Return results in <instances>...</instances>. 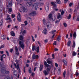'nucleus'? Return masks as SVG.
Wrapping results in <instances>:
<instances>
[{
	"mask_svg": "<svg viewBox=\"0 0 79 79\" xmlns=\"http://www.w3.org/2000/svg\"><path fill=\"white\" fill-rule=\"evenodd\" d=\"M44 65L45 68H47V69L46 70H44L43 73L45 76H47L48 74V73L50 71L51 69V66L50 65L47 64V61L45 60L44 62Z\"/></svg>",
	"mask_w": 79,
	"mask_h": 79,
	"instance_id": "nucleus-1",
	"label": "nucleus"
},
{
	"mask_svg": "<svg viewBox=\"0 0 79 79\" xmlns=\"http://www.w3.org/2000/svg\"><path fill=\"white\" fill-rule=\"evenodd\" d=\"M1 72L2 74H9V73H10L9 71H6V69H5V67H2V68Z\"/></svg>",
	"mask_w": 79,
	"mask_h": 79,
	"instance_id": "nucleus-2",
	"label": "nucleus"
},
{
	"mask_svg": "<svg viewBox=\"0 0 79 79\" xmlns=\"http://www.w3.org/2000/svg\"><path fill=\"white\" fill-rule=\"evenodd\" d=\"M19 44L20 47H21L22 49H24V48L25 45H24V43L22 42L21 41H19Z\"/></svg>",
	"mask_w": 79,
	"mask_h": 79,
	"instance_id": "nucleus-3",
	"label": "nucleus"
},
{
	"mask_svg": "<svg viewBox=\"0 0 79 79\" xmlns=\"http://www.w3.org/2000/svg\"><path fill=\"white\" fill-rule=\"evenodd\" d=\"M32 59L33 60H35V59H39V55H36L35 54L33 53L32 56Z\"/></svg>",
	"mask_w": 79,
	"mask_h": 79,
	"instance_id": "nucleus-4",
	"label": "nucleus"
},
{
	"mask_svg": "<svg viewBox=\"0 0 79 79\" xmlns=\"http://www.w3.org/2000/svg\"><path fill=\"white\" fill-rule=\"evenodd\" d=\"M17 15L18 16L17 17V20L19 21V22H21V14L19 12L18 13Z\"/></svg>",
	"mask_w": 79,
	"mask_h": 79,
	"instance_id": "nucleus-5",
	"label": "nucleus"
},
{
	"mask_svg": "<svg viewBox=\"0 0 79 79\" xmlns=\"http://www.w3.org/2000/svg\"><path fill=\"white\" fill-rule=\"evenodd\" d=\"M15 54L17 55V56H19V53L18 52V47L17 46L15 47Z\"/></svg>",
	"mask_w": 79,
	"mask_h": 79,
	"instance_id": "nucleus-6",
	"label": "nucleus"
},
{
	"mask_svg": "<svg viewBox=\"0 0 79 79\" xmlns=\"http://www.w3.org/2000/svg\"><path fill=\"white\" fill-rule=\"evenodd\" d=\"M21 8L23 12H27V9H26V8H25V7L24 6L21 7Z\"/></svg>",
	"mask_w": 79,
	"mask_h": 79,
	"instance_id": "nucleus-7",
	"label": "nucleus"
},
{
	"mask_svg": "<svg viewBox=\"0 0 79 79\" xmlns=\"http://www.w3.org/2000/svg\"><path fill=\"white\" fill-rule=\"evenodd\" d=\"M50 58H48L47 59L46 61H47V63H48V64H51V63L52 64V63H53V62L50 61Z\"/></svg>",
	"mask_w": 79,
	"mask_h": 79,
	"instance_id": "nucleus-8",
	"label": "nucleus"
},
{
	"mask_svg": "<svg viewBox=\"0 0 79 79\" xmlns=\"http://www.w3.org/2000/svg\"><path fill=\"white\" fill-rule=\"evenodd\" d=\"M33 6L35 7V10H37V8H38V5L37 3H35L33 5Z\"/></svg>",
	"mask_w": 79,
	"mask_h": 79,
	"instance_id": "nucleus-9",
	"label": "nucleus"
},
{
	"mask_svg": "<svg viewBox=\"0 0 79 79\" xmlns=\"http://www.w3.org/2000/svg\"><path fill=\"white\" fill-rule=\"evenodd\" d=\"M62 62L64 63V66H67V65H68V61L67 60H62Z\"/></svg>",
	"mask_w": 79,
	"mask_h": 79,
	"instance_id": "nucleus-10",
	"label": "nucleus"
},
{
	"mask_svg": "<svg viewBox=\"0 0 79 79\" xmlns=\"http://www.w3.org/2000/svg\"><path fill=\"white\" fill-rule=\"evenodd\" d=\"M45 10L46 11H48L49 10V5H48L45 6Z\"/></svg>",
	"mask_w": 79,
	"mask_h": 79,
	"instance_id": "nucleus-11",
	"label": "nucleus"
},
{
	"mask_svg": "<svg viewBox=\"0 0 79 79\" xmlns=\"http://www.w3.org/2000/svg\"><path fill=\"white\" fill-rule=\"evenodd\" d=\"M42 32L45 35H47V32H48L47 29H44V30H43Z\"/></svg>",
	"mask_w": 79,
	"mask_h": 79,
	"instance_id": "nucleus-12",
	"label": "nucleus"
},
{
	"mask_svg": "<svg viewBox=\"0 0 79 79\" xmlns=\"http://www.w3.org/2000/svg\"><path fill=\"white\" fill-rule=\"evenodd\" d=\"M6 21H8V20H9L8 21V23H11V22L12 21V20H11V19L10 17H7L6 18Z\"/></svg>",
	"mask_w": 79,
	"mask_h": 79,
	"instance_id": "nucleus-13",
	"label": "nucleus"
},
{
	"mask_svg": "<svg viewBox=\"0 0 79 79\" xmlns=\"http://www.w3.org/2000/svg\"><path fill=\"white\" fill-rule=\"evenodd\" d=\"M14 65L15 68H17V70H18V69H19V64H17V66L16 63H14Z\"/></svg>",
	"mask_w": 79,
	"mask_h": 79,
	"instance_id": "nucleus-14",
	"label": "nucleus"
},
{
	"mask_svg": "<svg viewBox=\"0 0 79 79\" xmlns=\"http://www.w3.org/2000/svg\"><path fill=\"white\" fill-rule=\"evenodd\" d=\"M44 68V65L41 64L40 67V71H42Z\"/></svg>",
	"mask_w": 79,
	"mask_h": 79,
	"instance_id": "nucleus-15",
	"label": "nucleus"
},
{
	"mask_svg": "<svg viewBox=\"0 0 79 79\" xmlns=\"http://www.w3.org/2000/svg\"><path fill=\"white\" fill-rule=\"evenodd\" d=\"M11 35L13 36V37H15V33L13 31H12L10 32Z\"/></svg>",
	"mask_w": 79,
	"mask_h": 79,
	"instance_id": "nucleus-16",
	"label": "nucleus"
},
{
	"mask_svg": "<svg viewBox=\"0 0 79 79\" xmlns=\"http://www.w3.org/2000/svg\"><path fill=\"white\" fill-rule=\"evenodd\" d=\"M32 2H27V6H31V5H32Z\"/></svg>",
	"mask_w": 79,
	"mask_h": 79,
	"instance_id": "nucleus-17",
	"label": "nucleus"
},
{
	"mask_svg": "<svg viewBox=\"0 0 79 79\" xmlns=\"http://www.w3.org/2000/svg\"><path fill=\"white\" fill-rule=\"evenodd\" d=\"M43 23L44 25H46V24H47V22L46 20H45V19H43Z\"/></svg>",
	"mask_w": 79,
	"mask_h": 79,
	"instance_id": "nucleus-18",
	"label": "nucleus"
},
{
	"mask_svg": "<svg viewBox=\"0 0 79 79\" xmlns=\"http://www.w3.org/2000/svg\"><path fill=\"white\" fill-rule=\"evenodd\" d=\"M61 39V37L60 36H59L57 38V40H58V42H60Z\"/></svg>",
	"mask_w": 79,
	"mask_h": 79,
	"instance_id": "nucleus-19",
	"label": "nucleus"
},
{
	"mask_svg": "<svg viewBox=\"0 0 79 79\" xmlns=\"http://www.w3.org/2000/svg\"><path fill=\"white\" fill-rule=\"evenodd\" d=\"M7 7H8L7 9H9L8 11L9 12H12V8H9V5H8L7 6Z\"/></svg>",
	"mask_w": 79,
	"mask_h": 79,
	"instance_id": "nucleus-20",
	"label": "nucleus"
},
{
	"mask_svg": "<svg viewBox=\"0 0 79 79\" xmlns=\"http://www.w3.org/2000/svg\"><path fill=\"white\" fill-rule=\"evenodd\" d=\"M71 40H69L67 43V46L68 47H70V45H71Z\"/></svg>",
	"mask_w": 79,
	"mask_h": 79,
	"instance_id": "nucleus-21",
	"label": "nucleus"
},
{
	"mask_svg": "<svg viewBox=\"0 0 79 79\" xmlns=\"http://www.w3.org/2000/svg\"><path fill=\"white\" fill-rule=\"evenodd\" d=\"M19 39L20 40H23L24 38H23V35H20L19 36Z\"/></svg>",
	"mask_w": 79,
	"mask_h": 79,
	"instance_id": "nucleus-22",
	"label": "nucleus"
},
{
	"mask_svg": "<svg viewBox=\"0 0 79 79\" xmlns=\"http://www.w3.org/2000/svg\"><path fill=\"white\" fill-rule=\"evenodd\" d=\"M56 2L57 4H59L60 5L61 4V2L60 0H56Z\"/></svg>",
	"mask_w": 79,
	"mask_h": 79,
	"instance_id": "nucleus-23",
	"label": "nucleus"
},
{
	"mask_svg": "<svg viewBox=\"0 0 79 79\" xmlns=\"http://www.w3.org/2000/svg\"><path fill=\"white\" fill-rule=\"evenodd\" d=\"M48 24L47 25V28H48V29H49V28H50V27H50L51 23H48Z\"/></svg>",
	"mask_w": 79,
	"mask_h": 79,
	"instance_id": "nucleus-24",
	"label": "nucleus"
},
{
	"mask_svg": "<svg viewBox=\"0 0 79 79\" xmlns=\"http://www.w3.org/2000/svg\"><path fill=\"white\" fill-rule=\"evenodd\" d=\"M75 47H76V43L74 41L73 42V44L72 45L73 48H75Z\"/></svg>",
	"mask_w": 79,
	"mask_h": 79,
	"instance_id": "nucleus-25",
	"label": "nucleus"
},
{
	"mask_svg": "<svg viewBox=\"0 0 79 79\" xmlns=\"http://www.w3.org/2000/svg\"><path fill=\"white\" fill-rule=\"evenodd\" d=\"M28 72L29 74H31V73H32V69L31 67H30V69H28Z\"/></svg>",
	"mask_w": 79,
	"mask_h": 79,
	"instance_id": "nucleus-26",
	"label": "nucleus"
},
{
	"mask_svg": "<svg viewBox=\"0 0 79 79\" xmlns=\"http://www.w3.org/2000/svg\"><path fill=\"white\" fill-rule=\"evenodd\" d=\"M61 18V14L60 13H58L57 15V19H60Z\"/></svg>",
	"mask_w": 79,
	"mask_h": 79,
	"instance_id": "nucleus-27",
	"label": "nucleus"
},
{
	"mask_svg": "<svg viewBox=\"0 0 79 79\" xmlns=\"http://www.w3.org/2000/svg\"><path fill=\"white\" fill-rule=\"evenodd\" d=\"M32 12V14L33 15V16H35V15H36V11H33Z\"/></svg>",
	"mask_w": 79,
	"mask_h": 79,
	"instance_id": "nucleus-28",
	"label": "nucleus"
},
{
	"mask_svg": "<svg viewBox=\"0 0 79 79\" xmlns=\"http://www.w3.org/2000/svg\"><path fill=\"white\" fill-rule=\"evenodd\" d=\"M3 24V19H1L0 22V26H2Z\"/></svg>",
	"mask_w": 79,
	"mask_h": 79,
	"instance_id": "nucleus-29",
	"label": "nucleus"
},
{
	"mask_svg": "<svg viewBox=\"0 0 79 79\" xmlns=\"http://www.w3.org/2000/svg\"><path fill=\"white\" fill-rule=\"evenodd\" d=\"M48 18L50 19H52V14H49L48 15Z\"/></svg>",
	"mask_w": 79,
	"mask_h": 79,
	"instance_id": "nucleus-30",
	"label": "nucleus"
},
{
	"mask_svg": "<svg viewBox=\"0 0 79 79\" xmlns=\"http://www.w3.org/2000/svg\"><path fill=\"white\" fill-rule=\"evenodd\" d=\"M63 76L64 78L66 77V71H64L63 73Z\"/></svg>",
	"mask_w": 79,
	"mask_h": 79,
	"instance_id": "nucleus-31",
	"label": "nucleus"
},
{
	"mask_svg": "<svg viewBox=\"0 0 79 79\" xmlns=\"http://www.w3.org/2000/svg\"><path fill=\"white\" fill-rule=\"evenodd\" d=\"M71 18V15L70 14H69V16L67 17V19H70Z\"/></svg>",
	"mask_w": 79,
	"mask_h": 79,
	"instance_id": "nucleus-32",
	"label": "nucleus"
},
{
	"mask_svg": "<svg viewBox=\"0 0 79 79\" xmlns=\"http://www.w3.org/2000/svg\"><path fill=\"white\" fill-rule=\"evenodd\" d=\"M56 30H54L53 31H52L51 32H50V33H51V34H54L55 32H56Z\"/></svg>",
	"mask_w": 79,
	"mask_h": 79,
	"instance_id": "nucleus-33",
	"label": "nucleus"
},
{
	"mask_svg": "<svg viewBox=\"0 0 79 79\" xmlns=\"http://www.w3.org/2000/svg\"><path fill=\"white\" fill-rule=\"evenodd\" d=\"M63 25L65 27H67V26H68V25L65 23H63Z\"/></svg>",
	"mask_w": 79,
	"mask_h": 79,
	"instance_id": "nucleus-34",
	"label": "nucleus"
},
{
	"mask_svg": "<svg viewBox=\"0 0 79 79\" xmlns=\"http://www.w3.org/2000/svg\"><path fill=\"white\" fill-rule=\"evenodd\" d=\"M73 37H76V32H74L73 35Z\"/></svg>",
	"mask_w": 79,
	"mask_h": 79,
	"instance_id": "nucleus-35",
	"label": "nucleus"
},
{
	"mask_svg": "<svg viewBox=\"0 0 79 79\" xmlns=\"http://www.w3.org/2000/svg\"><path fill=\"white\" fill-rule=\"evenodd\" d=\"M36 52H37V53H39V46H38L37 47V49L36 50Z\"/></svg>",
	"mask_w": 79,
	"mask_h": 79,
	"instance_id": "nucleus-36",
	"label": "nucleus"
},
{
	"mask_svg": "<svg viewBox=\"0 0 79 79\" xmlns=\"http://www.w3.org/2000/svg\"><path fill=\"white\" fill-rule=\"evenodd\" d=\"M35 48V46H33L32 47V51H34Z\"/></svg>",
	"mask_w": 79,
	"mask_h": 79,
	"instance_id": "nucleus-37",
	"label": "nucleus"
},
{
	"mask_svg": "<svg viewBox=\"0 0 79 79\" xmlns=\"http://www.w3.org/2000/svg\"><path fill=\"white\" fill-rule=\"evenodd\" d=\"M72 55L73 56H76V55H77V53H76V52H73Z\"/></svg>",
	"mask_w": 79,
	"mask_h": 79,
	"instance_id": "nucleus-38",
	"label": "nucleus"
},
{
	"mask_svg": "<svg viewBox=\"0 0 79 79\" xmlns=\"http://www.w3.org/2000/svg\"><path fill=\"white\" fill-rule=\"evenodd\" d=\"M61 20V19H59V20H56L55 21V23L56 24L57 23H60V20Z\"/></svg>",
	"mask_w": 79,
	"mask_h": 79,
	"instance_id": "nucleus-39",
	"label": "nucleus"
},
{
	"mask_svg": "<svg viewBox=\"0 0 79 79\" xmlns=\"http://www.w3.org/2000/svg\"><path fill=\"white\" fill-rule=\"evenodd\" d=\"M24 23L25 26H27L28 24V23H27V21H25Z\"/></svg>",
	"mask_w": 79,
	"mask_h": 79,
	"instance_id": "nucleus-40",
	"label": "nucleus"
},
{
	"mask_svg": "<svg viewBox=\"0 0 79 79\" xmlns=\"http://www.w3.org/2000/svg\"><path fill=\"white\" fill-rule=\"evenodd\" d=\"M1 38L2 39H3V40H5V37L4 36V35H3L2 36H1Z\"/></svg>",
	"mask_w": 79,
	"mask_h": 79,
	"instance_id": "nucleus-41",
	"label": "nucleus"
},
{
	"mask_svg": "<svg viewBox=\"0 0 79 79\" xmlns=\"http://www.w3.org/2000/svg\"><path fill=\"white\" fill-rule=\"evenodd\" d=\"M6 52L7 53V56H10V54H9V52H8L7 51H6Z\"/></svg>",
	"mask_w": 79,
	"mask_h": 79,
	"instance_id": "nucleus-42",
	"label": "nucleus"
},
{
	"mask_svg": "<svg viewBox=\"0 0 79 79\" xmlns=\"http://www.w3.org/2000/svg\"><path fill=\"white\" fill-rule=\"evenodd\" d=\"M29 16H33V15L32 14V12L30 13L29 14Z\"/></svg>",
	"mask_w": 79,
	"mask_h": 79,
	"instance_id": "nucleus-43",
	"label": "nucleus"
},
{
	"mask_svg": "<svg viewBox=\"0 0 79 79\" xmlns=\"http://www.w3.org/2000/svg\"><path fill=\"white\" fill-rule=\"evenodd\" d=\"M72 5H73V3L71 2L69 4V6H70V7H71L72 6Z\"/></svg>",
	"mask_w": 79,
	"mask_h": 79,
	"instance_id": "nucleus-44",
	"label": "nucleus"
},
{
	"mask_svg": "<svg viewBox=\"0 0 79 79\" xmlns=\"http://www.w3.org/2000/svg\"><path fill=\"white\" fill-rule=\"evenodd\" d=\"M70 39H72V37H73V34L71 33H70Z\"/></svg>",
	"mask_w": 79,
	"mask_h": 79,
	"instance_id": "nucleus-45",
	"label": "nucleus"
},
{
	"mask_svg": "<svg viewBox=\"0 0 79 79\" xmlns=\"http://www.w3.org/2000/svg\"><path fill=\"white\" fill-rule=\"evenodd\" d=\"M76 21H79V15H78L77 17V19H76Z\"/></svg>",
	"mask_w": 79,
	"mask_h": 79,
	"instance_id": "nucleus-46",
	"label": "nucleus"
},
{
	"mask_svg": "<svg viewBox=\"0 0 79 79\" xmlns=\"http://www.w3.org/2000/svg\"><path fill=\"white\" fill-rule=\"evenodd\" d=\"M75 74H76V76H78L79 75V73L78 72H76L75 73Z\"/></svg>",
	"mask_w": 79,
	"mask_h": 79,
	"instance_id": "nucleus-47",
	"label": "nucleus"
},
{
	"mask_svg": "<svg viewBox=\"0 0 79 79\" xmlns=\"http://www.w3.org/2000/svg\"><path fill=\"white\" fill-rule=\"evenodd\" d=\"M1 56H2V58H6V55L5 54H3Z\"/></svg>",
	"mask_w": 79,
	"mask_h": 79,
	"instance_id": "nucleus-48",
	"label": "nucleus"
},
{
	"mask_svg": "<svg viewBox=\"0 0 79 79\" xmlns=\"http://www.w3.org/2000/svg\"><path fill=\"white\" fill-rule=\"evenodd\" d=\"M13 48L10 49V53H13Z\"/></svg>",
	"mask_w": 79,
	"mask_h": 79,
	"instance_id": "nucleus-49",
	"label": "nucleus"
},
{
	"mask_svg": "<svg viewBox=\"0 0 79 79\" xmlns=\"http://www.w3.org/2000/svg\"><path fill=\"white\" fill-rule=\"evenodd\" d=\"M55 65L56 67H58V64L56 63H55Z\"/></svg>",
	"mask_w": 79,
	"mask_h": 79,
	"instance_id": "nucleus-50",
	"label": "nucleus"
},
{
	"mask_svg": "<svg viewBox=\"0 0 79 79\" xmlns=\"http://www.w3.org/2000/svg\"><path fill=\"white\" fill-rule=\"evenodd\" d=\"M31 37L32 38V40L33 42H35V40L34 39V37L33 36H32Z\"/></svg>",
	"mask_w": 79,
	"mask_h": 79,
	"instance_id": "nucleus-51",
	"label": "nucleus"
},
{
	"mask_svg": "<svg viewBox=\"0 0 79 79\" xmlns=\"http://www.w3.org/2000/svg\"><path fill=\"white\" fill-rule=\"evenodd\" d=\"M64 11L62 10L61 12V15H64Z\"/></svg>",
	"mask_w": 79,
	"mask_h": 79,
	"instance_id": "nucleus-52",
	"label": "nucleus"
},
{
	"mask_svg": "<svg viewBox=\"0 0 79 79\" xmlns=\"http://www.w3.org/2000/svg\"><path fill=\"white\" fill-rule=\"evenodd\" d=\"M11 16H12V18H15V14H14V15L12 14Z\"/></svg>",
	"mask_w": 79,
	"mask_h": 79,
	"instance_id": "nucleus-53",
	"label": "nucleus"
},
{
	"mask_svg": "<svg viewBox=\"0 0 79 79\" xmlns=\"http://www.w3.org/2000/svg\"><path fill=\"white\" fill-rule=\"evenodd\" d=\"M51 4L53 6L54 5V4H55V2H51Z\"/></svg>",
	"mask_w": 79,
	"mask_h": 79,
	"instance_id": "nucleus-54",
	"label": "nucleus"
},
{
	"mask_svg": "<svg viewBox=\"0 0 79 79\" xmlns=\"http://www.w3.org/2000/svg\"><path fill=\"white\" fill-rule=\"evenodd\" d=\"M57 5L56 4H54V5L53 6V7L54 8H56V6H57Z\"/></svg>",
	"mask_w": 79,
	"mask_h": 79,
	"instance_id": "nucleus-55",
	"label": "nucleus"
},
{
	"mask_svg": "<svg viewBox=\"0 0 79 79\" xmlns=\"http://www.w3.org/2000/svg\"><path fill=\"white\" fill-rule=\"evenodd\" d=\"M73 73H72L70 74V77L71 78H73Z\"/></svg>",
	"mask_w": 79,
	"mask_h": 79,
	"instance_id": "nucleus-56",
	"label": "nucleus"
},
{
	"mask_svg": "<svg viewBox=\"0 0 79 79\" xmlns=\"http://www.w3.org/2000/svg\"><path fill=\"white\" fill-rule=\"evenodd\" d=\"M69 0H64V3H66L68 2V1Z\"/></svg>",
	"mask_w": 79,
	"mask_h": 79,
	"instance_id": "nucleus-57",
	"label": "nucleus"
},
{
	"mask_svg": "<svg viewBox=\"0 0 79 79\" xmlns=\"http://www.w3.org/2000/svg\"><path fill=\"white\" fill-rule=\"evenodd\" d=\"M48 40L47 39H46L44 40V42H45V43H46V42H48Z\"/></svg>",
	"mask_w": 79,
	"mask_h": 79,
	"instance_id": "nucleus-58",
	"label": "nucleus"
},
{
	"mask_svg": "<svg viewBox=\"0 0 79 79\" xmlns=\"http://www.w3.org/2000/svg\"><path fill=\"white\" fill-rule=\"evenodd\" d=\"M5 47V45L3 44L1 46V48H3Z\"/></svg>",
	"mask_w": 79,
	"mask_h": 79,
	"instance_id": "nucleus-59",
	"label": "nucleus"
},
{
	"mask_svg": "<svg viewBox=\"0 0 79 79\" xmlns=\"http://www.w3.org/2000/svg\"><path fill=\"white\" fill-rule=\"evenodd\" d=\"M26 30H24L23 32V34H26Z\"/></svg>",
	"mask_w": 79,
	"mask_h": 79,
	"instance_id": "nucleus-60",
	"label": "nucleus"
},
{
	"mask_svg": "<svg viewBox=\"0 0 79 79\" xmlns=\"http://www.w3.org/2000/svg\"><path fill=\"white\" fill-rule=\"evenodd\" d=\"M31 75L32 76H35V73H32L31 74Z\"/></svg>",
	"mask_w": 79,
	"mask_h": 79,
	"instance_id": "nucleus-61",
	"label": "nucleus"
},
{
	"mask_svg": "<svg viewBox=\"0 0 79 79\" xmlns=\"http://www.w3.org/2000/svg\"><path fill=\"white\" fill-rule=\"evenodd\" d=\"M53 44L55 45H56V41H55L54 43H53Z\"/></svg>",
	"mask_w": 79,
	"mask_h": 79,
	"instance_id": "nucleus-62",
	"label": "nucleus"
},
{
	"mask_svg": "<svg viewBox=\"0 0 79 79\" xmlns=\"http://www.w3.org/2000/svg\"><path fill=\"white\" fill-rule=\"evenodd\" d=\"M55 51V52H56V51H58V49H57V48H55L54 49Z\"/></svg>",
	"mask_w": 79,
	"mask_h": 79,
	"instance_id": "nucleus-63",
	"label": "nucleus"
},
{
	"mask_svg": "<svg viewBox=\"0 0 79 79\" xmlns=\"http://www.w3.org/2000/svg\"><path fill=\"white\" fill-rule=\"evenodd\" d=\"M65 37L66 39H68V34H67L66 35Z\"/></svg>",
	"mask_w": 79,
	"mask_h": 79,
	"instance_id": "nucleus-64",
	"label": "nucleus"
}]
</instances>
